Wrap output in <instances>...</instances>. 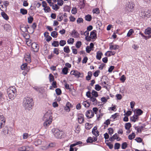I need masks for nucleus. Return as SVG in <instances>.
I'll list each match as a JSON object with an SVG mask.
<instances>
[{
    "label": "nucleus",
    "mask_w": 151,
    "mask_h": 151,
    "mask_svg": "<svg viewBox=\"0 0 151 151\" xmlns=\"http://www.w3.org/2000/svg\"><path fill=\"white\" fill-rule=\"evenodd\" d=\"M51 111H49L45 113L43 117V125L45 128H47L52 122L53 117Z\"/></svg>",
    "instance_id": "1"
},
{
    "label": "nucleus",
    "mask_w": 151,
    "mask_h": 151,
    "mask_svg": "<svg viewBox=\"0 0 151 151\" xmlns=\"http://www.w3.org/2000/svg\"><path fill=\"white\" fill-rule=\"evenodd\" d=\"M33 104L34 102L32 98L27 97L24 99L23 105L26 109L29 110L32 109Z\"/></svg>",
    "instance_id": "2"
},
{
    "label": "nucleus",
    "mask_w": 151,
    "mask_h": 151,
    "mask_svg": "<svg viewBox=\"0 0 151 151\" xmlns=\"http://www.w3.org/2000/svg\"><path fill=\"white\" fill-rule=\"evenodd\" d=\"M7 93L9 99L15 97L16 95V90L14 87H10L7 90Z\"/></svg>",
    "instance_id": "3"
},
{
    "label": "nucleus",
    "mask_w": 151,
    "mask_h": 151,
    "mask_svg": "<svg viewBox=\"0 0 151 151\" xmlns=\"http://www.w3.org/2000/svg\"><path fill=\"white\" fill-rule=\"evenodd\" d=\"M55 137L58 139H61L64 137V132L58 129L53 128L52 130Z\"/></svg>",
    "instance_id": "4"
},
{
    "label": "nucleus",
    "mask_w": 151,
    "mask_h": 151,
    "mask_svg": "<svg viewBox=\"0 0 151 151\" xmlns=\"http://www.w3.org/2000/svg\"><path fill=\"white\" fill-rule=\"evenodd\" d=\"M70 74L74 75L75 76L78 78L79 77L82 78L83 76V73H80L76 70H73L71 71Z\"/></svg>",
    "instance_id": "5"
},
{
    "label": "nucleus",
    "mask_w": 151,
    "mask_h": 151,
    "mask_svg": "<svg viewBox=\"0 0 151 151\" xmlns=\"http://www.w3.org/2000/svg\"><path fill=\"white\" fill-rule=\"evenodd\" d=\"M11 129L10 127L6 126L3 129L2 132L4 135L7 136L10 134V130Z\"/></svg>",
    "instance_id": "6"
},
{
    "label": "nucleus",
    "mask_w": 151,
    "mask_h": 151,
    "mask_svg": "<svg viewBox=\"0 0 151 151\" xmlns=\"http://www.w3.org/2000/svg\"><path fill=\"white\" fill-rule=\"evenodd\" d=\"M134 4L132 2H129L127 4L126 7V9L129 12H132L134 9Z\"/></svg>",
    "instance_id": "7"
},
{
    "label": "nucleus",
    "mask_w": 151,
    "mask_h": 151,
    "mask_svg": "<svg viewBox=\"0 0 151 151\" xmlns=\"http://www.w3.org/2000/svg\"><path fill=\"white\" fill-rule=\"evenodd\" d=\"M6 122V119L3 115L0 116V129L4 127Z\"/></svg>",
    "instance_id": "8"
},
{
    "label": "nucleus",
    "mask_w": 151,
    "mask_h": 151,
    "mask_svg": "<svg viewBox=\"0 0 151 151\" xmlns=\"http://www.w3.org/2000/svg\"><path fill=\"white\" fill-rule=\"evenodd\" d=\"M86 115L88 118L90 119L93 116L94 114L91 110H89L86 112Z\"/></svg>",
    "instance_id": "9"
},
{
    "label": "nucleus",
    "mask_w": 151,
    "mask_h": 151,
    "mask_svg": "<svg viewBox=\"0 0 151 151\" xmlns=\"http://www.w3.org/2000/svg\"><path fill=\"white\" fill-rule=\"evenodd\" d=\"M32 47L33 49L34 52H37L39 50V46L35 42L33 43L32 44Z\"/></svg>",
    "instance_id": "10"
},
{
    "label": "nucleus",
    "mask_w": 151,
    "mask_h": 151,
    "mask_svg": "<svg viewBox=\"0 0 151 151\" xmlns=\"http://www.w3.org/2000/svg\"><path fill=\"white\" fill-rule=\"evenodd\" d=\"M18 150L21 151H28L29 150V147L28 146H22L19 147L18 148Z\"/></svg>",
    "instance_id": "11"
},
{
    "label": "nucleus",
    "mask_w": 151,
    "mask_h": 151,
    "mask_svg": "<svg viewBox=\"0 0 151 151\" xmlns=\"http://www.w3.org/2000/svg\"><path fill=\"white\" fill-rule=\"evenodd\" d=\"M109 49L111 50H116L118 49L119 48V46L117 45H113V43L111 42L110 43Z\"/></svg>",
    "instance_id": "12"
},
{
    "label": "nucleus",
    "mask_w": 151,
    "mask_h": 151,
    "mask_svg": "<svg viewBox=\"0 0 151 151\" xmlns=\"http://www.w3.org/2000/svg\"><path fill=\"white\" fill-rule=\"evenodd\" d=\"M92 133L96 137L98 136L99 135V132L97 130V128L96 127H95L92 130Z\"/></svg>",
    "instance_id": "13"
},
{
    "label": "nucleus",
    "mask_w": 151,
    "mask_h": 151,
    "mask_svg": "<svg viewBox=\"0 0 151 151\" xmlns=\"http://www.w3.org/2000/svg\"><path fill=\"white\" fill-rule=\"evenodd\" d=\"M96 31L93 30L91 32L90 37L92 39H96L97 38Z\"/></svg>",
    "instance_id": "14"
},
{
    "label": "nucleus",
    "mask_w": 151,
    "mask_h": 151,
    "mask_svg": "<svg viewBox=\"0 0 151 151\" xmlns=\"http://www.w3.org/2000/svg\"><path fill=\"white\" fill-rule=\"evenodd\" d=\"M83 116L82 114H81L78 116V119L79 123L81 124L83 123L84 120Z\"/></svg>",
    "instance_id": "15"
},
{
    "label": "nucleus",
    "mask_w": 151,
    "mask_h": 151,
    "mask_svg": "<svg viewBox=\"0 0 151 151\" xmlns=\"http://www.w3.org/2000/svg\"><path fill=\"white\" fill-rule=\"evenodd\" d=\"M142 15L147 17H149L151 16V10H149L147 11H145Z\"/></svg>",
    "instance_id": "16"
},
{
    "label": "nucleus",
    "mask_w": 151,
    "mask_h": 151,
    "mask_svg": "<svg viewBox=\"0 0 151 151\" xmlns=\"http://www.w3.org/2000/svg\"><path fill=\"white\" fill-rule=\"evenodd\" d=\"M4 29L6 31L9 32L10 31L11 29L10 25L8 24H5L4 26Z\"/></svg>",
    "instance_id": "17"
},
{
    "label": "nucleus",
    "mask_w": 151,
    "mask_h": 151,
    "mask_svg": "<svg viewBox=\"0 0 151 151\" xmlns=\"http://www.w3.org/2000/svg\"><path fill=\"white\" fill-rule=\"evenodd\" d=\"M90 100L93 103V104L94 105L97 104V101L96 97H93V96L91 97L90 98Z\"/></svg>",
    "instance_id": "18"
},
{
    "label": "nucleus",
    "mask_w": 151,
    "mask_h": 151,
    "mask_svg": "<svg viewBox=\"0 0 151 151\" xmlns=\"http://www.w3.org/2000/svg\"><path fill=\"white\" fill-rule=\"evenodd\" d=\"M102 55H103V53L101 52L100 51H98L96 53V59L99 60H100L101 58Z\"/></svg>",
    "instance_id": "19"
},
{
    "label": "nucleus",
    "mask_w": 151,
    "mask_h": 151,
    "mask_svg": "<svg viewBox=\"0 0 151 151\" xmlns=\"http://www.w3.org/2000/svg\"><path fill=\"white\" fill-rule=\"evenodd\" d=\"M143 113V111L139 109H137L136 110V114L138 116L141 115Z\"/></svg>",
    "instance_id": "20"
},
{
    "label": "nucleus",
    "mask_w": 151,
    "mask_h": 151,
    "mask_svg": "<svg viewBox=\"0 0 151 151\" xmlns=\"http://www.w3.org/2000/svg\"><path fill=\"white\" fill-rule=\"evenodd\" d=\"M138 117L136 114H134L131 117L130 119V120L134 122H135L136 121V119H137Z\"/></svg>",
    "instance_id": "21"
},
{
    "label": "nucleus",
    "mask_w": 151,
    "mask_h": 151,
    "mask_svg": "<svg viewBox=\"0 0 151 151\" xmlns=\"http://www.w3.org/2000/svg\"><path fill=\"white\" fill-rule=\"evenodd\" d=\"M92 76V73L91 71H89L88 73V76L86 77V79L87 81L90 80Z\"/></svg>",
    "instance_id": "22"
},
{
    "label": "nucleus",
    "mask_w": 151,
    "mask_h": 151,
    "mask_svg": "<svg viewBox=\"0 0 151 151\" xmlns=\"http://www.w3.org/2000/svg\"><path fill=\"white\" fill-rule=\"evenodd\" d=\"M1 15L6 20H7L9 19L8 16L5 12H1Z\"/></svg>",
    "instance_id": "23"
},
{
    "label": "nucleus",
    "mask_w": 151,
    "mask_h": 151,
    "mask_svg": "<svg viewBox=\"0 0 151 151\" xmlns=\"http://www.w3.org/2000/svg\"><path fill=\"white\" fill-rule=\"evenodd\" d=\"M145 35H150L151 33V28L150 27H148L145 30Z\"/></svg>",
    "instance_id": "24"
},
{
    "label": "nucleus",
    "mask_w": 151,
    "mask_h": 151,
    "mask_svg": "<svg viewBox=\"0 0 151 151\" xmlns=\"http://www.w3.org/2000/svg\"><path fill=\"white\" fill-rule=\"evenodd\" d=\"M68 69L66 67H64L62 69V73L64 75H66L68 73Z\"/></svg>",
    "instance_id": "25"
},
{
    "label": "nucleus",
    "mask_w": 151,
    "mask_h": 151,
    "mask_svg": "<svg viewBox=\"0 0 151 151\" xmlns=\"http://www.w3.org/2000/svg\"><path fill=\"white\" fill-rule=\"evenodd\" d=\"M85 20L88 21H90L92 19L91 16L90 14H88L85 17Z\"/></svg>",
    "instance_id": "26"
},
{
    "label": "nucleus",
    "mask_w": 151,
    "mask_h": 151,
    "mask_svg": "<svg viewBox=\"0 0 151 151\" xmlns=\"http://www.w3.org/2000/svg\"><path fill=\"white\" fill-rule=\"evenodd\" d=\"M63 14L60 13L57 16V19L59 21H61L63 19Z\"/></svg>",
    "instance_id": "27"
},
{
    "label": "nucleus",
    "mask_w": 151,
    "mask_h": 151,
    "mask_svg": "<svg viewBox=\"0 0 151 151\" xmlns=\"http://www.w3.org/2000/svg\"><path fill=\"white\" fill-rule=\"evenodd\" d=\"M63 50L64 52L67 53H69L70 51L69 47L68 46H66L64 47Z\"/></svg>",
    "instance_id": "28"
},
{
    "label": "nucleus",
    "mask_w": 151,
    "mask_h": 151,
    "mask_svg": "<svg viewBox=\"0 0 151 151\" xmlns=\"http://www.w3.org/2000/svg\"><path fill=\"white\" fill-rule=\"evenodd\" d=\"M91 94L93 96L95 97H97L99 96L98 92L94 90H92Z\"/></svg>",
    "instance_id": "29"
},
{
    "label": "nucleus",
    "mask_w": 151,
    "mask_h": 151,
    "mask_svg": "<svg viewBox=\"0 0 151 151\" xmlns=\"http://www.w3.org/2000/svg\"><path fill=\"white\" fill-rule=\"evenodd\" d=\"M143 126H141L139 128H138L137 127H135V129H137V131L138 132H141L143 130Z\"/></svg>",
    "instance_id": "30"
},
{
    "label": "nucleus",
    "mask_w": 151,
    "mask_h": 151,
    "mask_svg": "<svg viewBox=\"0 0 151 151\" xmlns=\"http://www.w3.org/2000/svg\"><path fill=\"white\" fill-rule=\"evenodd\" d=\"M20 13L23 15H25L27 14V11L26 9H21L20 10Z\"/></svg>",
    "instance_id": "31"
},
{
    "label": "nucleus",
    "mask_w": 151,
    "mask_h": 151,
    "mask_svg": "<svg viewBox=\"0 0 151 151\" xmlns=\"http://www.w3.org/2000/svg\"><path fill=\"white\" fill-rule=\"evenodd\" d=\"M49 78L50 82L54 81V77L52 74H49Z\"/></svg>",
    "instance_id": "32"
},
{
    "label": "nucleus",
    "mask_w": 151,
    "mask_h": 151,
    "mask_svg": "<svg viewBox=\"0 0 151 151\" xmlns=\"http://www.w3.org/2000/svg\"><path fill=\"white\" fill-rule=\"evenodd\" d=\"M108 140H106L105 143H106V145L109 147V148L110 149H112L113 148V145L110 142H108Z\"/></svg>",
    "instance_id": "33"
},
{
    "label": "nucleus",
    "mask_w": 151,
    "mask_h": 151,
    "mask_svg": "<svg viewBox=\"0 0 151 151\" xmlns=\"http://www.w3.org/2000/svg\"><path fill=\"white\" fill-rule=\"evenodd\" d=\"M135 137V134L133 132L132 134L129 135L128 137V139L130 140H132L134 139Z\"/></svg>",
    "instance_id": "34"
},
{
    "label": "nucleus",
    "mask_w": 151,
    "mask_h": 151,
    "mask_svg": "<svg viewBox=\"0 0 151 151\" xmlns=\"http://www.w3.org/2000/svg\"><path fill=\"white\" fill-rule=\"evenodd\" d=\"M125 127L126 129L129 130L131 127V124L130 123H126L125 124Z\"/></svg>",
    "instance_id": "35"
},
{
    "label": "nucleus",
    "mask_w": 151,
    "mask_h": 151,
    "mask_svg": "<svg viewBox=\"0 0 151 151\" xmlns=\"http://www.w3.org/2000/svg\"><path fill=\"white\" fill-rule=\"evenodd\" d=\"M52 45L54 47H58L59 45V42L58 41H54L52 44Z\"/></svg>",
    "instance_id": "36"
},
{
    "label": "nucleus",
    "mask_w": 151,
    "mask_h": 151,
    "mask_svg": "<svg viewBox=\"0 0 151 151\" xmlns=\"http://www.w3.org/2000/svg\"><path fill=\"white\" fill-rule=\"evenodd\" d=\"M55 92L56 94L58 95H60L62 93V91L59 88H57L55 90Z\"/></svg>",
    "instance_id": "37"
},
{
    "label": "nucleus",
    "mask_w": 151,
    "mask_h": 151,
    "mask_svg": "<svg viewBox=\"0 0 151 151\" xmlns=\"http://www.w3.org/2000/svg\"><path fill=\"white\" fill-rule=\"evenodd\" d=\"M127 147V144L126 142H124L122 144V148L123 149H125Z\"/></svg>",
    "instance_id": "38"
},
{
    "label": "nucleus",
    "mask_w": 151,
    "mask_h": 151,
    "mask_svg": "<svg viewBox=\"0 0 151 151\" xmlns=\"http://www.w3.org/2000/svg\"><path fill=\"white\" fill-rule=\"evenodd\" d=\"M134 32V31L133 29H130L129 32H128L127 34V36L128 37H130L132 33H133Z\"/></svg>",
    "instance_id": "39"
},
{
    "label": "nucleus",
    "mask_w": 151,
    "mask_h": 151,
    "mask_svg": "<svg viewBox=\"0 0 151 151\" xmlns=\"http://www.w3.org/2000/svg\"><path fill=\"white\" fill-rule=\"evenodd\" d=\"M120 144L118 143H116L114 145V148L115 150L118 149L119 148Z\"/></svg>",
    "instance_id": "40"
},
{
    "label": "nucleus",
    "mask_w": 151,
    "mask_h": 151,
    "mask_svg": "<svg viewBox=\"0 0 151 151\" xmlns=\"http://www.w3.org/2000/svg\"><path fill=\"white\" fill-rule=\"evenodd\" d=\"M119 116V115L118 113H116L114 114L111 115V116L110 117L111 119H113V120L112 121H114V119L116 118L118 116Z\"/></svg>",
    "instance_id": "41"
},
{
    "label": "nucleus",
    "mask_w": 151,
    "mask_h": 151,
    "mask_svg": "<svg viewBox=\"0 0 151 151\" xmlns=\"http://www.w3.org/2000/svg\"><path fill=\"white\" fill-rule=\"evenodd\" d=\"M101 87L99 84H96L95 86V89L96 91H99L101 90Z\"/></svg>",
    "instance_id": "42"
},
{
    "label": "nucleus",
    "mask_w": 151,
    "mask_h": 151,
    "mask_svg": "<svg viewBox=\"0 0 151 151\" xmlns=\"http://www.w3.org/2000/svg\"><path fill=\"white\" fill-rule=\"evenodd\" d=\"M33 18L32 16H29L28 18V22L29 23H31L33 20Z\"/></svg>",
    "instance_id": "43"
},
{
    "label": "nucleus",
    "mask_w": 151,
    "mask_h": 151,
    "mask_svg": "<svg viewBox=\"0 0 151 151\" xmlns=\"http://www.w3.org/2000/svg\"><path fill=\"white\" fill-rule=\"evenodd\" d=\"M107 52H109L108 56L110 57L111 55H114L116 53V52L114 51H107Z\"/></svg>",
    "instance_id": "44"
},
{
    "label": "nucleus",
    "mask_w": 151,
    "mask_h": 151,
    "mask_svg": "<svg viewBox=\"0 0 151 151\" xmlns=\"http://www.w3.org/2000/svg\"><path fill=\"white\" fill-rule=\"evenodd\" d=\"M74 42V39L73 38H70V39H68L67 41V43L68 44H72Z\"/></svg>",
    "instance_id": "45"
},
{
    "label": "nucleus",
    "mask_w": 151,
    "mask_h": 151,
    "mask_svg": "<svg viewBox=\"0 0 151 151\" xmlns=\"http://www.w3.org/2000/svg\"><path fill=\"white\" fill-rule=\"evenodd\" d=\"M112 136L114 137V139H117V141L120 140L121 139V138L118 136V135L117 133H115Z\"/></svg>",
    "instance_id": "46"
},
{
    "label": "nucleus",
    "mask_w": 151,
    "mask_h": 151,
    "mask_svg": "<svg viewBox=\"0 0 151 151\" xmlns=\"http://www.w3.org/2000/svg\"><path fill=\"white\" fill-rule=\"evenodd\" d=\"M77 9L75 7L73 8L71 10V12L72 14H75L77 13Z\"/></svg>",
    "instance_id": "47"
},
{
    "label": "nucleus",
    "mask_w": 151,
    "mask_h": 151,
    "mask_svg": "<svg viewBox=\"0 0 151 151\" xmlns=\"http://www.w3.org/2000/svg\"><path fill=\"white\" fill-rule=\"evenodd\" d=\"M108 130H109V134L111 135L114 132L113 129L112 128H109L108 129Z\"/></svg>",
    "instance_id": "48"
},
{
    "label": "nucleus",
    "mask_w": 151,
    "mask_h": 151,
    "mask_svg": "<svg viewBox=\"0 0 151 151\" xmlns=\"http://www.w3.org/2000/svg\"><path fill=\"white\" fill-rule=\"evenodd\" d=\"M60 8V7L58 6L57 4H55L52 6V9L55 11L58 10Z\"/></svg>",
    "instance_id": "49"
},
{
    "label": "nucleus",
    "mask_w": 151,
    "mask_h": 151,
    "mask_svg": "<svg viewBox=\"0 0 151 151\" xmlns=\"http://www.w3.org/2000/svg\"><path fill=\"white\" fill-rule=\"evenodd\" d=\"M66 44V42L64 40H61L60 41V45L61 46H64Z\"/></svg>",
    "instance_id": "50"
},
{
    "label": "nucleus",
    "mask_w": 151,
    "mask_h": 151,
    "mask_svg": "<svg viewBox=\"0 0 151 151\" xmlns=\"http://www.w3.org/2000/svg\"><path fill=\"white\" fill-rule=\"evenodd\" d=\"M20 29L23 32H25L28 31V29L25 26H22L21 27Z\"/></svg>",
    "instance_id": "51"
},
{
    "label": "nucleus",
    "mask_w": 151,
    "mask_h": 151,
    "mask_svg": "<svg viewBox=\"0 0 151 151\" xmlns=\"http://www.w3.org/2000/svg\"><path fill=\"white\" fill-rule=\"evenodd\" d=\"M93 13L98 14L100 13L99 10L98 8H96L93 10Z\"/></svg>",
    "instance_id": "52"
},
{
    "label": "nucleus",
    "mask_w": 151,
    "mask_h": 151,
    "mask_svg": "<svg viewBox=\"0 0 151 151\" xmlns=\"http://www.w3.org/2000/svg\"><path fill=\"white\" fill-rule=\"evenodd\" d=\"M81 45V41H78L77 42L76 45V47L77 48H79Z\"/></svg>",
    "instance_id": "53"
},
{
    "label": "nucleus",
    "mask_w": 151,
    "mask_h": 151,
    "mask_svg": "<svg viewBox=\"0 0 151 151\" xmlns=\"http://www.w3.org/2000/svg\"><path fill=\"white\" fill-rule=\"evenodd\" d=\"M32 27L33 29V30L32 32V33H33L34 32V30L37 27V24L35 22H34L33 23L32 25L31 26Z\"/></svg>",
    "instance_id": "54"
},
{
    "label": "nucleus",
    "mask_w": 151,
    "mask_h": 151,
    "mask_svg": "<svg viewBox=\"0 0 151 151\" xmlns=\"http://www.w3.org/2000/svg\"><path fill=\"white\" fill-rule=\"evenodd\" d=\"M45 37H46V40L47 42H49L52 39V37L48 35H46Z\"/></svg>",
    "instance_id": "55"
},
{
    "label": "nucleus",
    "mask_w": 151,
    "mask_h": 151,
    "mask_svg": "<svg viewBox=\"0 0 151 151\" xmlns=\"http://www.w3.org/2000/svg\"><path fill=\"white\" fill-rule=\"evenodd\" d=\"M79 35V34L76 30L75 32H74V34L72 37L74 38L78 37Z\"/></svg>",
    "instance_id": "56"
},
{
    "label": "nucleus",
    "mask_w": 151,
    "mask_h": 151,
    "mask_svg": "<svg viewBox=\"0 0 151 151\" xmlns=\"http://www.w3.org/2000/svg\"><path fill=\"white\" fill-rule=\"evenodd\" d=\"M23 36L26 39H28L29 37V35L26 33H24L22 34Z\"/></svg>",
    "instance_id": "57"
},
{
    "label": "nucleus",
    "mask_w": 151,
    "mask_h": 151,
    "mask_svg": "<svg viewBox=\"0 0 151 151\" xmlns=\"http://www.w3.org/2000/svg\"><path fill=\"white\" fill-rule=\"evenodd\" d=\"M87 143H92L93 142V139L91 137H89L86 140Z\"/></svg>",
    "instance_id": "58"
},
{
    "label": "nucleus",
    "mask_w": 151,
    "mask_h": 151,
    "mask_svg": "<svg viewBox=\"0 0 151 151\" xmlns=\"http://www.w3.org/2000/svg\"><path fill=\"white\" fill-rule=\"evenodd\" d=\"M57 3V4L59 6H61L63 4V0H58Z\"/></svg>",
    "instance_id": "59"
},
{
    "label": "nucleus",
    "mask_w": 151,
    "mask_h": 151,
    "mask_svg": "<svg viewBox=\"0 0 151 151\" xmlns=\"http://www.w3.org/2000/svg\"><path fill=\"white\" fill-rule=\"evenodd\" d=\"M83 20L82 18H78L77 20V22L78 24L83 23Z\"/></svg>",
    "instance_id": "60"
},
{
    "label": "nucleus",
    "mask_w": 151,
    "mask_h": 151,
    "mask_svg": "<svg viewBox=\"0 0 151 151\" xmlns=\"http://www.w3.org/2000/svg\"><path fill=\"white\" fill-rule=\"evenodd\" d=\"M27 68V64L25 63L22 64L21 67V68L22 70H24L26 68Z\"/></svg>",
    "instance_id": "61"
},
{
    "label": "nucleus",
    "mask_w": 151,
    "mask_h": 151,
    "mask_svg": "<svg viewBox=\"0 0 151 151\" xmlns=\"http://www.w3.org/2000/svg\"><path fill=\"white\" fill-rule=\"evenodd\" d=\"M59 50L58 48H54L53 52L54 54L58 55L59 54Z\"/></svg>",
    "instance_id": "62"
},
{
    "label": "nucleus",
    "mask_w": 151,
    "mask_h": 151,
    "mask_svg": "<svg viewBox=\"0 0 151 151\" xmlns=\"http://www.w3.org/2000/svg\"><path fill=\"white\" fill-rule=\"evenodd\" d=\"M100 71L99 70H98L96 71L93 74V76L95 77H97L99 76V73H100Z\"/></svg>",
    "instance_id": "63"
},
{
    "label": "nucleus",
    "mask_w": 151,
    "mask_h": 151,
    "mask_svg": "<svg viewBox=\"0 0 151 151\" xmlns=\"http://www.w3.org/2000/svg\"><path fill=\"white\" fill-rule=\"evenodd\" d=\"M126 79V78L124 75H123L121 76L120 78V80L122 81V82H124Z\"/></svg>",
    "instance_id": "64"
}]
</instances>
